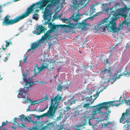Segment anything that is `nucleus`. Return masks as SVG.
I'll return each mask as SVG.
<instances>
[{
  "label": "nucleus",
  "mask_w": 130,
  "mask_h": 130,
  "mask_svg": "<svg viewBox=\"0 0 130 130\" xmlns=\"http://www.w3.org/2000/svg\"><path fill=\"white\" fill-rule=\"evenodd\" d=\"M111 15L112 16L110 20L109 17L102 20L100 23L95 27L96 29L104 31L106 27L108 30V32L117 33L120 30V28L119 27H117L116 22L117 19L120 17H124V20L121 23V26L124 24L127 26L130 24V7H125L118 9L117 11H111L109 16Z\"/></svg>",
  "instance_id": "obj_1"
},
{
  "label": "nucleus",
  "mask_w": 130,
  "mask_h": 130,
  "mask_svg": "<svg viewBox=\"0 0 130 130\" xmlns=\"http://www.w3.org/2000/svg\"><path fill=\"white\" fill-rule=\"evenodd\" d=\"M65 0H42L39 2H37L34 5L35 8L39 7L41 9H43V8L47 6L45 8L43 18L44 20L47 19L48 17L51 15V10L56 6L58 3L61 1L63 2Z\"/></svg>",
  "instance_id": "obj_2"
},
{
  "label": "nucleus",
  "mask_w": 130,
  "mask_h": 130,
  "mask_svg": "<svg viewBox=\"0 0 130 130\" xmlns=\"http://www.w3.org/2000/svg\"><path fill=\"white\" fill-rule=\"evenodd\" d=\"M34 5L32 4L28 7L24 13L21 15L16 17L14 19H9L10 16L6 15L2 22V25L4 26L13 25L18 22L20 20L27 17L30 13L33 12V11L35 9Z\"/></svg>",
  "instance_id": "obj_3"
},
{
  "label": "nucleus",
  "mask_w": 130,
  "mask_h": 130,
  "mask_svg": "<svg viewBox=\"0 0 130 130\" xmlns=\"http://www.w3.org/2000/svg\"><path fill=\"white\" fill-rule=\"evenodd\" d=\"M99 106H98V105L92 106V107H95L94 108V110L92 112L91 115H90L89 116H87V117L85 116L82 117V122H83L84 124L85 125L88 122L89 125L92 126V125L91 122V120H92L94 118V115L97 113H101V117H104L105 118V119L101 120L102 121H103L108 119V116L107 115H106L107 114V113L103 112H101V108H103L101 106L100 107H99Z\"/></svg>",
  "instance_id": "obj_4"
},
{
  "label": "nucleus",
  "mask_w": 130,
  "mask_h": 130,
  "mask_svg": "<svg viewBox=\"0 0 130 130\" xmlns=\"http://www.w3.org/2000/svg\"><path fill=\"white\" fill-rule=\"evenodd\" d=\"M47 24H48L49 28L50 29L47 30L46 33L44 34V35L42 36L40 40H46L47 39L48 40H50V38H51L53 36L55 35H52L51 34L53 32H55V30L57 29L59 26L58 25H55L54 23H52L51 22L48 23V22H45L43 25H46Z\"/></svg>",
  "instance_id": "obj_5"
},
{
  "label": "nucleus",
  "mask_w": 130,
  "mask_h": 130,
  "mask_svg": "<svg viewBox=\"0 0 130 130\" xmlns=\"http://www.w3.org/2000/svg\"><path fill=\"white\" fill-rule=\"evenodd\" d=\"M62 99L61 97L59 96V94H58L51 100V106L49 107V111H48L50 113V117H52L54 116L56 112V110L58 108V102L61 100Z\"/></svg>",
  "instance_id": "obj_6"
},
{
  "label": "nucleus",
  "mask_w": 130,
  "mask_h": 130,
  "mask_svg": "<svg viewBox=\"0 0 130 130\" xmlns=\"http://www.w3.org/2000/svg\"><path fill=\"white\" fill-rule=\"evenodd\" d=\"M122 98V96H121L118 100L110 101L101 103L98 104V106L101 105L102 106V107L106 110L108 109L111 106H118L121 104V100Z\"/></svg>",
  "instance_id": "obj_7"
},
{
  "label": "nucleus",
  "mask_w": 130,
  "mask_h": 130,
  "mask_svg": "<svg viewBox=\"0 0 130 130\" xmlns=\"http://www.w3.org/2000/svg\"><path fill=\"white\" fill-rule=\"evenodd\" d=\"M87 0H82L81 1L77 0H74L73 1V5L71 7L72 10H77V11L81 8L85 7L88 3L87 2Z\"/></svg>",
  "instance_id": "obj_8"
},
{
  "label": "nucleus",
  "mask_w": 130,
  "mask_h": 130,
  "mask_svg": "<svg viewBox=\"0 0 130 130\" xmlns=\"http://www.w3.org/2000/svg\"><path fill=\"white\" fill-rule=\"evenodd\" d=\"M80 17V15L79 14L78 12L76 14V12H75L73 14L72 17L70 18L69 19H68L65 18H62L61 20L64 23H70V21L72 20L75 22H77L78 21Z\"/></svg>",
  "instance_id": "obj_9"
},
{
  "label": "nucleus",
  "mask_w": 130,
  "mask_h": 130,
  "mask_svg": "<svg viewBox=\"0 0 130 130\" xmlns=\"http://www.w3.org/2000/svg\"><path fill=\"white\" fill-rule=\"evenodd\" d=\"M117 68L116 67H114L112 70L113 72H115L116 73L114 74L113 77L109 78L107 80L108 82L110 83L111 84H112L117 79L120 77V75H119L117 77L118 74L119 73V71H117Z\"/></svg>",
  "instance_id": "obj_10"
},
{
  "label": "nucleus",
  "mask_w": 130,
  "mask_h": 130,
  "mask_svg": "<svg viewBox=\"0 0 130 130\" xmlns=\"http://www.w3.org/2000/svg\"><path fill=\"white\" fill-rule=\"evenodd\" d=\"M126 110V112L123 113L120 119V122L121 123H123L124 120L126 119L125 121L126 123H130V110H128L127 112Z\"/></svg>",
  "instance_id": "obj_11"
},
{
  "label": "nucleus",
  "mask_w": 130,
  "mask_h": 130,
  "mask_svg": "<svg viewBox=\"0 0 130 130\" xmlns=\"http://www.w3.org/2000/svg\"><path fill=\"white\" fill-rule=\"evenodd\" d=\"M46 30V29L44 28V26H43L41 24V25L37 26L34 33L37 35H39L41 33L45 32Z\"/></svg>",
  "instance_id": "obj_12"
},
{
  "label": "nucleus",
  "mask_w": 130,
  "mask_h": 130,
  "mask_svg": "<svg viewBox=\"0 0 130 130\" xmlns=\"http://www.w3.org/2000/svg\"><path fill=\"white\" fill-rule=\"evenodd\" d=\"M20 120L22 121H26L29 122L32 121H31L32 118L31 117H29L28 116H27V117L23 115H22L20 116ZM32 122L34 124H37V121H32Z\"/></svg>",
  "instance_id": "obj_13"
},
{
  "label": "nucleus",
  "mask_w": 130,
  "mask_h": 130,
  "mask_svg": "<svg viewBox=\"0 0 130 130\" xmlns=\"http://www.w3.org/2000/svg\"><path fill=\"white\" fill-rule=\"evenodd\" d=\"M19 91V93L18 95V97L19 98H24L27 93V91L25 90V88L20 89Z\"/></svg>",
  "instance_id": "obj_14"
},
{
  "label": "nucleus",
  "mask_w": 130,
  "mask_h": 130,
  "mask_svg": "<svg viewBox=\"0 0 130 130\" xmlns=\"http://www.w3.org/2000/svg\"><path fill=\"white\" fill-rule=\"evenodd\" d=\"M99 92H97L95 94L93 95V97H94L95 98L94 100H93V101L90 103H86L84 104L83 107V108H86L89 107L90 105L92 104L94 101V100L96 99L99 96Z\"/></svg>",
  "instance_id": "obj_15"
},
{
  "label": "nucleus",
  "mask_w": 130,
  "mask_h": 130,
  "mask_svg": "<svg viewBox=\"0 0 130 130\" xmlns=\"http://www.w3.org/2000/svg\"><path fill=\"white\" fill-rule=\"evenodd\" d=\"M40 40V39L39 40L38 42L33 43L32 44L31 48L28 50V52L31 49H35L39 45H41V43L42 42V41L43 40Z\"/></svg>",
  "instance_id": "obj_16"
},
{
  "label": "nucleus",
  "mask_w": 130,
  "mask_h": 130,
  "mask_svg": "<svg viewBox=\"0 0 130 130\" xmlns=\"http://www.w3.org/2000/svg\"><path fill=\"white\" fill-rule=\"evenodd\" d=\"M70 83H68V81H67L66 82L64 86H60V84L58 86V88L57 90L59 91H60L62 90V88H65V89L66 90L67 89H68V87L70 86Z\"/></svg>",
  "instance_id": "obj_17"
},
{
  "label": "nucleus",
  "mask_w": 130,
  "mask_h": 130,
  "mask_svg": "<svg viewBox=\"0 0 130 130\" xmlns=\"http://www.w3.org/2000/svg\"><path fill=\"white\" fill-rule=\"evenodd\" d=\"M87 19L83 20L81 23H79L77 24V26L79 28L83 29L87 25V23L86 20Z\"/></svg>",
  "instance_id": "obj_18"
},
{
  "label": "nucleus",
  "mask_w": 130,
  "mask_h": 130,
  "mask_svg": "<svg viewBox=\"0 0 130 130\" xmlns=\"http://www.w3.org/2000/svg\"><path fill=\"white\" fill-rule=\"evenodd\" d=\"M37 66V65L35 66L34 69V73L35 75L39 73L41 70V69L40 68L38 67Z\"/></svg>",
  "instance_id": "obj_19"
},
{
  "label": "nucleus",
  "mask_w": 130,
  "mask_h": 130,
  "mask_svg": "<svg viewBox=\"0 0 130 130\" xmlns=\"http://www.w3.org/2000/svg\"><path fill=\"white\" fill-rule=\"evenodd\" d=\"M111 69L109 67H108L107 69L106 68L104 70V71L105 73V74H107V75L108 76H110L111 74Z\"/></svg>",
  "instance_id": "obj_20"
},
{
  "label": "nucleus",
  "mask_w": 130,
  "mask_h": 130,
  "mask_svg": "<svg viewBox=\"0 0 130 130\" xmlns=\"http://www.w3.org/2000/svg\"><path fill=\"white\" fill-rule=\"evenodd\" d=\"M76 24L73 23H70V22L68 24L67 27L71 29H73L75 28Z\"/></svg>",
  "instance_id": "obj_21"
},
{
  "label": "nucleus",
  "mask_w": 130,
  "mask_h": 130,
  "mask_svg": "<svg viewBox=\"0 0 130 130\" xmlns=\"http://www.w3.org/2000/svg\"><path fill=\"white\" fill-rule=\"evenodd\" d=\"M39 14L36 13L35 12L34 14L32 16V18L35 20H37L39 18Z\"/></svg>",
  "instance_id": "obj_22"
},
{
  "label": "nucleus",
  "mask_w": 130,
  "mask_h": 130,
  "mask_svg": "<svg viewBox=\"0 0 130 130\" xmlns=\"http://www.w3.org/2000/svg\"><path fill=\"white\" fill-rule=\"evenodd\" d=\"M72 117H74L79 115V111L77 110L75 111L74 112L71 113Z\"/></svg>",
  "instance_id": "obj_23"
},
{
  "label": "nucleus",
  "mask_w": 130,
  "mask_h": 130,
  "mask_svg": "<svg viewBox=\"0 0 130 130\" xmlns=\"http://www.w3.org/2000/svg\"><path fill=\"white\" fill-rule=\"evenodd\" d=\"M48 96L47 94H45L44 98H43L42 99L39 100V102L41 103L44 101H46L48 99Z\"/></svg>",
  "instance_id": "obj_24"
},
{
  "label": "nucleus",
  "mask_w": 130,
  "mask_h": 130,
  "mask_svg": "<svg viewBox=\"0 0 130 130\" xmlns=\"http://www.w3.org/2000/svg\"><path fill=\"white\" fill-rule=\"evenodd\" d=\"M92 96H91L90 97H88L86 98V100L87 102L89 103H90L93 101V99L92 98Z\"/></svg>",
  "instance_id": "obj_25"
},
{
  "label": "nucleus",
  "mask_w": 130,
  "mask_h": 130,
  "mask_svg": "<svg viewBox=\"0 0 130 130\" xmlns=\"http://www.w3.org/2000/svg\"><path fill=\"white\" fill-rule=\"evenodd\" d=\"M5 42H6V44L5 45L6 48H3V45L2 46V47H3L2 49L3 50H6V47H8L9 45L10 44H11V43L10 42H9L7 40Z\"/></svg>",
  "instance_id": "obj_26"
},
{
  "label": "nucleus",
  "mask_w": 130,
  "mask_h": 130,
  "mask_svg": "<svg viewBox=\"0 0 130 130\" xmlns=\"http://www.w3.org/2000/svg\"><path fill=\"white\" fill-rule=\"evenodd\" d=\"M48 65V64L47 63H43L42 64V67H41V68L42 69V70L47 68Z\"/></svg>",
  "instance_id": "obj_27"
},
{
  "label": "nucleus",
  "mask_w": 130,
  "mask_h": 130,
  "mask_svg": "<svg viewBox=\"0 0 130 130\" xmlns=\"http://www.w3.org/2000/svg\"><path fill=\"white\" fill-rule=\"evenodd\" d=\"M75 101L73 100V99H70L68 101V103L70 105H71L73 103H75Z\"/></svg>",
  "instance_id": "obj_28"
},
{
  "label": "nucleus",
  "mask_w": 130,
  "mask_h": 130,
  "mask_svg": "<svg viewBox=\"0 0 130 130\" xmlns=\"http://www.w3.org/2000/svg\"><path fill=\"white\" fill-rule=\"evenodd\" d=\"M39 103H40V102H39V100L38 99V100L36 101H32L31 104V105H34L35 104H37Z\"/></svg>",
  "instance_id": "obj_29"
},
{
  "label": "nucleus",
  "mask_w": 130,
  "mask_h": 130,
  "mask_svg": "<svg viewBox=\"0 0 130 130\" xmlns=\"http://www.w3.org/2000/svg\"><path fill=\"white\" fill-rule=\"evenodd\" d=\"M49 115L50 113H49L48 112V111L47 112L41 115L42 117L44 116H48L50 117Z\"/></svg>",
  "instance_id": "obj_30"
},
{
  "label": "nucleus",
  "mask_w": 130,
  "mask_h": 130,
  "mask_svg": "<svg viewBox=\"0 0 130 130\" xmlns=\"http://www.w3.org/2000/svg\"><path fill=\"white\" fill-rule=\"evenodd\" d=\"M26 85H29L30 86H31L33 84V83L30 82L28 81H27L26 82Z\"/></svg>",
  "instance_id": "obj_31"
},
{
  "label": "nucleus",
  "mask_w": 130,
  "mask_h": 130,
  "mask_svg": "<svg viewBox=\"0 0 130 130\" xmlns=\"http://www.w3.org/2000/svg\"><path fill=\"white\" fill-rule=\"evenodd\" d=\"M36 115H32L34 116V117H35L37 119H39L40 118L42 117V116H41V115H40V116H38V115H36Z\"/></svg>",
  "instance_id": "obj_32"
},
{
  "label": "nucleus",
  "mask_w": 130,
  "mask_h": 130,
  "mask_svg": "<svg viewBox=\"0 0 130 130\" xmlns=\"http://www.w3.org/2000/svg\"><path fill=\"white\" fill-rule=\"evenodd\" d=\"M18 125L19 127H21L22 128H24L25 127L24 125L22 124L21 123L20 124L18 123Z\"/></svg>",
  "instance_id": "obj_33"
},
{
  "label": "nucleus",
  "mask_w": 130,
  "mask_h": 130,
  "mask_svg": "<svg viewBox=\"0 0 130 130\" xmlns=\"http://www.w3.org/2000/svg\"><path fill=\"white\" fill-rule=\"evenodd\" d=\"M124 126L128 128V129H129L128 128L129 127H130V123H127V124H126Z\"/></svg>",
  "instance_id": "obj_34"
},
{
  "label": "nucleus",
  "mask_w": 130,
  "mask_h": 130,
  "mask_svg": "<svg viewBox=\"0 0 130 130\" xmlns=\"http://www.w3.org/2000/svg\"><path fill=\"white\" fill-rule=\"evenodd\" d=\"M104 64L105 65H106L107 64H109V62L108 59H106L105 60H104Z\"/></svg>",
  "instance_id": "obj_35"
},
{
  "label": "nucleus",
  "mask_w": 130,
  "mask_h": 130,
  "mask_svg": "<svg viewBox=\"0 0 130 130\" xmlns=\"http://www.w3.org/2000/svg\"><path fill=\"white\" fill-rule=\"evenodd\" d=\"M38 8L39 9V7H37V8H35L34 10L36 8ZM40 10L41 9V10L43 9H43H41L40 8ZM39 10V9H36V10L35 11V12H37V13H38ZM33 12H34V11H33V12L32 13H33Z\"/></svg>",
  "instance_id": "obj_36"
},
{
  "label": "nucleus",
  "mask_w": 130,
  "mask_h": 130,
  "mask_svg": "<svg viewBox=\"0 0 130 130\" xmlns=\"http://www.w3.org/2000/svg\"><path fill=\"white\" fill-rule=\"evenodd\" d=\"M75 130H81V129L79 128V126H77L75 128Z\"/></svg>",
  "instance_id": "obj_37"
},
{
  "label": "nucleus",
  "mask_w": 130,
  "mask_h": 130,
  "mask_svg": "<svg viewBox=\"0 0 130 130\" xmlns=\"http://www.w3.org/2000/svg\"><path fill=\"white\" fill-rule=\"evenodd\" d=\"M125 103L126 104H128V103L130 102V100H124Z\"/></svg>",
  "instance_id": "obj_38"
},
{
  "label": "nucleus",
  "mask_w": 130,
  "mask_h": 130,
  "mask_svg": "<svg viewBox=\"0 0 130 130\" xmlns=\"http://www.w3.org/2000/svg\"><path fill=\"white\" fill-rule=\"evenodd\" d=\"M8 121H6V122H3L2 123V126H4V125H6V123L8 122Z\"/></svg>",
  "instance_id": "obj_39"
},
{
  "label": "nucleus",
  "mask_w": 130,
  "mask_h": 130,
  "mask_svg": "<svg viewBox=\"0 0 130 130\" xmlns=\"http://www.w3.org/2000/svg\"><path fill=\"white\" fill-rule=\"evenodd\" d=\"M48 107V106H47L45 108L43 109H40V111L41 112L43 111L44 110H45L46 109H47Z\"/></svg>",
  "instance_id": "obj_40"
},
{
  "label": "nucleus",
  "mask_w": 130,
  "mask_h": 130,
  "mask_svg": "<svg viewBox=\"0 0 130 130\" xmlns=\"http://www.w3.org/2000/svg\"><path fill=\"white\" fill-rule=\"evenodd\" d=\"M104 70L100 72V74L104 75L105 74V73L104 72Z\"/></svg>",
  "instance_id": "obj_41"
},
{
  "label": "nucleus",
  "mask_w": 130,
  "mask_h": 130,
  "mask_svg": "<svg viewBox=\"0 0 130 130\" xmlns=\"http://www.w3.org/2000/svg\"><path fill=\"white\" fill-rule=\"evenodd\" d=\"M27 56L26 57H25L24 58V59H23V63H25L26 62V59L27 58Z\"/></svg>",
  "instance_id": "obj_42"
},
{
  "label": "nucleus",
  "mask_w": 130,
  "mask_h": 130,
  "mask_svg": "<svg viewBox=\"0 0 130 130\" xmlns=\"http://www.w3.org/2000/svg\"><path fill=\"white\" fill-rule=\"evenodd\" d=\"M23 80L25 82L26 84V82L27 81H28V80L27 79H26L25 77L23 78Z\"/></svg>",
  "instance_id": "obj_43"
},
{
  "label": "nucleus",
  "mask_w": 130,
  "mask_h": 130,
  "mask_svg": "<svg viewBox=\"0 0 130 130\" xmlns=\"http://www.w3.org/2000/svg\"><path fill=\"white\" fill-rule=\"evenodd\" d=\"M8 60V58L7 57H6L4 58V61L6 62V60Z\"/></svg>",
  "instance_id": "obj_44"
},
{
  "label": "nucleus",
  "mask_w": 130,
  "mask_h": 130,
  "mask_svg": "<svg viewBox=\"0 0 130 130\" xmlns=\"http://www.w3.org/2000/svg\"><path fill=\"white\" fill-rule=\"evenodd\" d=\"M37 128H38V127L37 126H36L35 127H34L33 128V129L34 130H38Z\"/></svg>",
  "instance_id": "obj_45"
},
{
  "label": "nucleus",
  "mask_w": 130,
  "mask_h": 130,
  "mask_svg": "<svg viewBox=\"0 0 130 130\" xmlns=\"http://www.w3.org/2000/svg\"><path fill=\"white\" fill-rule=\"evenodd\" d=\"M53 45H54L52 43L50 44L49 43H48V46L49 47H50V46H52Z\"/></svg>",
  "instance_id": "obj_46"
},
{
  "label": "nucleus",
  "mask_w": 130,
  "mask_h": 130,
  "mask_svg": "<svg viewBox=\"0 0 130 130\" xmlns=\"http://www.w3.org/2000/svg\"><path fill=\"white\" fill-rule=\"evenodd\" d=\"M61 118V117L60 116L58 117L57 118V120H58L60 119Z\"/></svg>",
  "instance_id": "obj_47"
},
{
  "label": "nucleus",
  "mask_w": 130,
  "mask_h": 130,
  "mask_svg": "<svg viewBox=\"0 0 130 130\" xmlns=\"http://www.w3.org/2000/svg\"><path fill=\"white\" fill-rule=\"evenodd\" d=\"M89 112H88V111H86L85 112V115H86L87 113H89Z\"/></svg>",
  "instance_id": "obj_48"
},
{
  "label": "nucleus",
  "mask_w": 130,
  "mask_h": 130,
  "mask_svg": "<svg viewBox=\"0 0 130 130\" xmlns=\"http://www.w3.org/2000/svg\"><path fill=\"white\" fill-rule=\"evenodd\" d=\"M94 6H94L93 5H92L93 10L94 11L95 10H96L95 9V8H94Z\"/></svg>",
  "instance_id": "obj_49"
},
{
  "label": "nucleus",
  "mask_w": 130,
  "mask_h": 130,
  "mask_svg": "<svg viewBox=\"0 0 130 130\" xmlns=\"http://www.w3.org/2000/svg\"><path fill=\"white\" fill-rule=\"evenodd\" d=\"M2 6L1 5L0 6V13L2 11Z\"/></svg>",
  "instance_id": "obj_50"
},
{
  "label": "nucleus",
  "mask_w": 130,
  "mask_h": 130,
  "mask_svg": "<svg viewBox=\"0 0 130 130\" xmlns=\"http://www.w3.org/2000/svg\"><path fill=\"white\" fill-rule=\"evenodd\" d=\"M47 126H45V127H42V129H43V130L44 129H45V128ZM41 129H42L41 128Z\"/></svg>",
  "instance_id": "obj_51"
},
{
  "label": "nucleus",
  "mask_w": 130,
  "mask_h": 130,
  "mask_svg": "<svg viewBox=\"0 0 130 130\" xmlns=\"http://www.w3.org/2000/svg\"><path fill=\"white\" fill-rule=\"evenodd\" d=\"M112 122H108V123H107V124H111V123H112Z\"/></svg>",
  "instance_id": "obj_52"
},
{
  "label": "nucleus",
  "mask_w": 130,
  "mask_h": 130,
  "mask_svg": "<svg viewBox=\"0 0 130 130\" xmlns=\"http://www.w3.org/2000/svg\"><path fill=\"white\" fill-rule=\"evenodd\" d=\"M27 99L25 100V101L26 102H28L29 100L27 98Z\"/></svg>",
  "instance_id": "obj_53"
},
{
  "label": "nucleus",
  "mask_w": 130,
  "mask_h": 130,
  "mask_svg": "<svg viewBox=\"0 0 130 130\" xmlns=\"http://www.w3.org/2000/svg\"><path fill=\"white\" fill-rule=\"evenodd\" d=\"M105 126H107V123H104L103 124Z\"/></svg>",
  "instance_id": "obj_54"
},
{
  "label": "nucleus",
  "mask_w": 130,
  "mask_h": 130,
  "mask_svg": "<svg viewBox=\"0 0 130 130\" xmlns=\"http://www.w3.org/2000/svg\"><path fill=\"white\" fill-rule=\"evenodd\" d=\"M16 123H17V122L15 121H14V124H16Z\"/></svg>",
  "instance_id": "obj_55"
},
{
  "label": "nucleus",
  "mask_w": 130,
  "mask_h": 130,
  "mask_svg": "<svg viewBox=\"0 0 130 130\" xmlns=\"http://www.w3.org/2000/svg\"><path fill=\"white\" fill-rule=\"evenodd\" d=\"M108 112L109 113H110L111 112V111L110 110H108Z\"/></svg>",
  "instance_id": "obj_56"
},
{
  "label": "nucleus",
  "mask_w": 130,
  "mask_h": 130,
  "mask_svg": "<svg viewBox=\"0 0 130 130\" xmlns=\"http://www.w3.org/2000/svg\"><path fill=\"white\" fill-rule=\"evenodd\" d=\"M85 99L84 98H82V100H83V101H84Z\"/></svg>",
  "instance_id": "obj_57"
},
{
  "label": "nucleus",
  "mask_w": 130,
  "mask_h": 130,
  "mask_svg": "<svg viewBox=\"0 0 130 130\" xmlns=\"http://www.w3.org/2000/svg\"><path fill=\"white\" fill-rule=\"evenodd\" d=\"M26 89H27V91L28 90V87H26Z\"/></svg>",
  "instance_id": "obj_58"
},
{
  "label": "nucleus",
  "mask_w": 130,
  "mask_h": 130,
  "mask_svg": "<svg viewBox=\"0 0 130 130\" xmlns=\"http://www.w3.org/2000/svg\"><path fill=\"white\" fill-rule=\"evenodd\" d=\"M14 119L15 120H17V119L16 118H15Z\"/></svg>",
  "instance_id": "obj_59"
},
{
  "label": "nucleus",
  "mask_w": 130,
  "mask_h": 130,
  "mask_svg": "<svg viewBox=\"0 0 130 130\" xmlns=\"http://www.w3.org/2000/svg\"><path fill=\"white\" fill-rule=\"evenodd\" d=\"M62 15V14H61L60 15V16L59 17H61Z\"/></svg>",
  "instance_id": "obj_60"
},
{
  "label": "nucleus",
  "mask_w": 130,
  "mask_h": 130,
  "mask_svg": "<svg viewBox=\"0 0 130 130\" xmlns=\"http://www.w3.org/2000/svg\"><path fill=\"white\" fill-rule=\"evenodd\" d=\"M86 15H88V14H87V13H86Z\"/></svg>",
  "instance_id": "obj_61"
},
{
  "label": "nucleus",
  "mask_w": 130,
  "mask_h": 130,
  "mask_svg": "<svg viewBox=\"0 0 130 130\" xmlns=\"http://www.w3.org/2000/svg\"><path fill=\"white\" fill-rule=\"evenodd\" d=\"M61 129H62L61 128H60L59 129V130H60Z\"/></svg>",
  "instance_id": "obj_62"
},
{
  "label": "nucleus",
  "mask_w": 130,
  "mask_h": 130,
  "mask_svg": "<svg viewBox=\"0 0 130 130\" xmlns=\"http://www.w3.org/2000/svg\"><path fill=\"white\" fill-rule=\"evenodd\" d=\"M21 60L20 61H19V62H20H20H21Z\"/></svg>",
  "instance_id": "obj_63"
},
{
  "label": "nucleus",
  "mask_w": 130,
  "mask_h": 130,
  "mask_svg": "<svg viewBox=\"0 0 130 130\" xmlns=\"http://www.w3.org/2000/svg\"><path fill=\"white\" fill-rule=\"evenodd\" d=\"M10 53H9V54H8V55H10Z\"/></svg>",
  "instance_id": "obj_64"
}]
</instances>
